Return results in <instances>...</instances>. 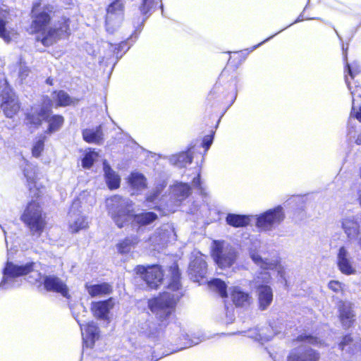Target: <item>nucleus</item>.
Segmentation results:
<instances>
[{
    "instance_id": "obj_1",
    "label": "nucleus",
    "mask_w": 361,
    "mask_h": 361,
    "mask_svg": "<svg viewBox=\"0 0 361 361\" xmlns=\"http://www.w3.org/2000/svg\"><path fill=\"white\" fill-rule=\"evenodd\" d=\"M42 0H37L32 3L30 16L31 23L28 30L30 35H41V37H37V41L46 47L52 46L60 39H67L71 35V20L66 16H62L51 27L54 16V7L50 4H46L41 7Z\"/></svg>"
},
{
    "instance_id": "obj_2",
    "label": "nucleus",
    "mask_w": 361,
    "mask_h": 361,
    "mask_svg": "<svg viewBox=\"0 0 361 361\" xmlns=\"http://www.w3.org/2000/svg\"><path fill=\"white\" fill-rule=\"evenodd\" d=\"M178 298L169 292H162L147 300V307L157 322L146 320L140 326L139 334L147 339H157L167 327L176 321V308Z\"/></svg>"
},
{
    "instance_id": "obj_3",
    "label": "nucleus",
    "mask_w": 361,
    "mask_h": 361,
    "mask_svg": "<svg viewBox=\"0 0 361 361\" xmlns=\"http://www.w3.org/2000/svg\"><path fill=\"white\" fill-rule=\"evenodd\" d=\"M228 71L224 69L206 98L207 106L212 107L214 102L217 105L229 106L235 100L237 80L233 75L228 80Z\"/></svg>"
},
{
    "instance_id": "obj_4",
    "label": "nucleus",
    "mask_w": 361,
    "mask_h": 361,
    "mask_svg": "<svg viewBox=\"0 0 361 361\" xmlns=\"http://www.w3.org/2000/svg\"><path fill=\"white\" fill-rule=\"evenodd\" d=\"M132 201H128L123 197L114 195L106 199V209L109 214L119 228L127 224L133 214Z\"/></svg>"
},
{
    "instance_id": "obj_5",
    "label": "nucleus",
    "mask_w": 361,
    "mask_h": 361,
    "mask_svg": "<svg viewBox=\"0 0 361 361\" xmlns=\"http://www.w3.org/2000/svg\"><path fill=\"white\" fill-rule=\"evenodd\" d=\"M45 217L41 204L32 200L27 204L20 216V220L29 228L32 235L39 237L47 225Z\"/></svg>"
},
{
    "instance_id": "obj_6",
    "label": "nucleus",
    "mask_w": 361,
    "mask_h": 361,
    "mask_svg": "<svg viewBox=\"0 0 361 361\" xmlns=\"http://www.w3.org/2000/svg\"><path fill=\"white\" fill-rule=\"evenodd\" d=\"M211 257L221 269L232 267L236 262L238 252L230 245L224 246V241L215 240L210 251Z\"/></svg>"
},
{
    "instance_id": "obj_7",
    "label": "nucleus",
    "mask_w": 361,
    "mask_h": 361,
    "mask_svg": "<svg viewBox=\"0 0 361 361\" xmlns=\"http://www.w3.org/2000/svg\"><path fill=\"white\" fill-rule=\"evenodd\" d=\"M134 272L139 276L153 290H157L164 282V271L159 264L142 265L135 267Z\"/></svg>"
},
{
    "instance_id": "obj_8",
    "label": "nucleus",
    "mask_w": 361,
    "mask_h": 361,
    "mask_svg": "<svg viewBox=\"0 0 361 361\" xmlns=\"http://www.w3.org/2000/svg\"><path fill=\"white\" fill-rule=\"evenodd\" d=\"M0 97L1 99L0 108L6 118H12L20 111L21 102L11 87L4 89L0 94Z\"/></svg>"
},
{
    "instance_id": "obj_9",
    "label": "nucleus",
    "mask_w": 361,
    "mask_h": 361,
    "mask_svg": "<svg viewBox=\"0 0 361 361\" xmlns=\"http://www.w3.org/2000/svg\"><path fill=\"white\" fill-rule=\"evenodd\" d=\"M284 219L283 209L279 205L259 215L257 218L256 226L262 231H270L275 225L281 224Z\"/></svg>"
},
{
    "instance_id": "obj_10",
    "label": "nucleus",
    "mask_w": 361,
    "mask_h": 361,
    "mask_svg": "<svg viewBox=\"0 0 361 361\" xmlns=\"http://www.w3.org/2000/svg\"><path fill=\"white\" fill-rule=\"evenodd\" d=\"M125 4L123 0H113L106 8L104 16L107 32H113L112 25L120 23L124 18Z\"/></svg>"
},
{
    "instance_id": "obj_11",
    "label": "nucleus",
    "mask_w": 361,
    "mask_h": 361,
    "mask_svg": "<svg viewBox=\"0 0 361 361\" xmlns=\"http://www.w3.org/2000/svg\"><path fill=\"white\" fill-rule=\"evenodd\" d=\"M23 175L26 178L27 189L30 193H33V197L39 198L42 197L41 189L44 188L42 185H37L38 180L37 167L30 162H27L23 169Z\"/></svg>"
},
{
    "instance_id": "obj_12",
    "label": "nucleus",
    "mask_w": 361,
    "mask_h": 361,
    "mask_svg": "<svg viewBox=\"0 0 361 361\" xmlns=\"http://www.w3.org/2000/svg\"><path fill=\"white\" fill-rule=\"evenodd\" d=\"M43 286L46 291L59 293L63 297L70 299L69 289L65 282L55 275H47L44 277Z\"/></svg>"
},
{
    "instance_id": "obj_13",
    "label": "nucleus",
    "mask_w": 361,
    "mask_h": 361,
    "mask_svg": "<svg viewBox=\"0 0 361 361\" xmlns=\"http://www.w3.org/2000/svg\"><path fill=\"white\" fill-rule=\"evenodd\" d=\"M319 353L307 345H300L290 350L287 360L288 361H319Z\"/></svg>"
},
{
    "instance_id": "obj_14",
    "label": "nucleus",
    "mask_w": 361,
    "mask_h": 361,
    "mask_svg": "<svg viewBox=\"0 0 361 361\" xmlns=\"http://www.w3.org/2000/svg\"><path fill=\"white\" fill-rule=\"evenodd\" d=\"M35 265L33 262H27L24 265H16L11 262H7L2 271L4 281L27 275L34 270Z\"/></svg>"
},
{
    "instance_id": "obj_15",
    "label": "nucleus",
    "mask_w": 361,
    "mask_h": 361,
    "mask_svg": "<svg viewBox=\"0 0 361 361\" xmlns=\"http://www.w3.org/2000/svg\"><path fill=\"white\" fill-rule=\"evenodd\" d=\"M341 228L348 243L359 240V243L361 244L360 224L357 219L349 217L343 219L341 220Z\"/></svg>"
},
{
    "instance_id": "obj_16",
    "label": "nucleus",
    "mask_w": 361,
    "mask_h": 361,
    "mask_svg": "<svg viewBox=\"0 0 361 361\" xmlns=\"http://www.w3.org/2000/svg\"><path fill=\"white\" fill-rule=\"evenodd\" d=\"M338 319L345 329L352 327L355 322V315L352 304L340 300L338 305Z\"/></svg>"
},
{
    "instance_id": "obj_17",
    "label": "nucleus",
    "mask_w": 361,
    "mask_h": 361,
    "mask_svg": "<svg viewBox=\"0 0 361 361\" xmlns=\"http://www.w3.org/2000/svg\"><path fill=\"white\" fill-rule=\"evenodd\" d=\"M114 305V298L111 297L106 300L92 302L90 305V311L97 319H106Z\"/></svg>"
},
{
    "instance_id": "obj_18",
    "label": "nucleus",
    "mask_w": 361,
    "mask_h": 361,
    "mask_svg": "<svg viewBox=\"0 0 361 361\" xmlns=\"http://www.w3.org/2000/svg\"><path fill=\"white\" fill-rule=\"evenodd\" d=\"M221 118V113L219 112L213 116L212 121H210L211 117H205L204 122L207 126L210 127L212 129L210 130V133L209 135H205L203 137L202 146L204 148L205 151H207L210 146L212 145L214 136L215 134L216 129L218 128L219 123L220 122Z\"/></svg>"
},
{
    "instance_id": "obj_19",
    "label": "nucleus",
    "mask_w": 361,
    "mask_h": 361,
    "mask_svg": "<svg viewBox=\"0 0 361 361\" xmlns=\"http://www.w3.org/2000/svg\"><path fill=\"white\" fill-rule=\"evenodd\" d=\"M85 288L91 298L105 296L113 293L112 286L107 282L97 284L86 283L85 284Z\"/></svg>"
},
{
    "instance_id": "obj_20",
    "label": "nucleus",
    "mask_w": 361,
    "mask_h": 361,
    "mask_svg": "<svg viewBox=\"0 0 361 361\" xmlns=\"http://www.w3.org/2000/svg\"><path fill=\"white\" fill-rule=\"evenodd\" d=\"M51 96L55 108L73 106L78 102V99L73 98L68 92L63 90H53Z\"/></svg>"
},
{
    "instance_id": "obj_21",
    "label": "nucleus",
    "mask_w": 361,
    "mask_h": 361,
    "mask_svg": "<svg viewBox=\"0 0 361 361\" xmlns=\"http://www.w3.org/2000/svg\"><path fill=\"white\" fill-rule=\"evenodd\" d=\"M82 136L87 143L101 145L104 141V133L102 125L95 128H85L82 130Z\"/></svg>"
},
{
    "instance_id": "obj_22",
    "label": "nucleus",
    "mask_w": 361,
    "mask_h": 361,
    "mask_svg": "<svg viewBox=\"0 0 361 361\" xmlns=\"http://www.w3.org/2000/svg\"><path fill=\"white\" fill-rule=\"evenodd\" d=\"M44 121L47 123L45 134L51 135L61 130L65 123V118L61 114H46Z\"/></svg>"
},
{
    "instance_id": "obj_23",
    "label": "nucleus",
    "mask_w": 361,
    "mask_h": 361,
    "mask_svg": "<svg viewBox=\"0 0 361 361\" xmlns=\"http://www.w3.org/2000/svg\"><path fill=\"white\" fill-rule=\"evenodd\" d=\"M337 265L341 272L345 275H351L355 272V270L348 259V252L343 246L341 247L338 250Z\"/></svg>"
},
{
    "instance_id": "obj_24",
    "label": "nucleus",
    "mask_w": 361,
    "mask_h": 361,
    "mask_svg": "<svg viewBox=\"0 0 361 361\" xmlns=\"http://www.w3.org/2000/svg\"><path fill=\"white\" fill-rule=\"evenodd\" d=\"M99 327L94 322H89L85 325L83 342L87 348L94 347L96 340L99 337Z\"/></svg>"
},
{
    "instance_id": "obj_25",
    "label": "nucleus",
    "mask_w": 361,
    "mask_h": 361,
    "mask_svg": "<svg viewBox=\"0 0 361 361\" xmlns=\"http://www.w3.org/2000/svg\"><path fill=\"white\" fill-rule=\"evenodd\" d=\"M258 303L259 307L262 310H266L273 300V293L270 286L267 285H261L258 288Z\"/></svg>"
},
{
    "instance_id": "obj_26",
    "label": "nucleus",
    "mask_w": 361,
    "mask_h": 361,
    "mask_svg": "<svg viewBox=\"0 0 361 361\" xmlns=\"http://www.w3.org/2000/svg\"><path fill=\"white\" fill-rule=\"evenodd\" d=\"M46 114H49V110L47 109H40L37 112H28L25 114V119L27 126L39 128L44 120Z\"/></svg>"
},
{
    "instance_id": "obj_27",
    "label": "nucleus",
    "mask_w": 361,
    "mask_h": 361,
    "mask_svg": "<svg viewBox=\"0 0 361 361\" xmlns=\"http://www.w3.org/2000/svg\"><path fill=\"white\" fill-rule=\"evenodd\" d=\"M231 298L233 303L236 307H244L250 305L251 300L250 295L243 291L239 287L235 286L231 292Z\"/></svg>"
},
{
    "instance_id": "obj_28",
    "label": "nucleus",
    "mask_w": 361,
    "mask_h": 361,
    "mask_svg": "<svg viewBox=\"0 0 361 361\" xmlns=\"http://www.w3.org/2000/svg\"><path fill=\"white\" fill-rule=\"evenodd\" d=\"M250 216L247 214L229 213L226 217V224L234 228L246 227L250 224Z\"/></svg>"
},
{
    "instance_id": "obj_29",
    "label": "nucleus",
    "mask_w": 361,
    "mask_h": 361,
    "mask_svg": "<svg viewBox=\"0 0 361 361\" xmlns=\"http://www.w3.org/2000/svg\"><path fill=\"white\" fill-rule=\"evenodd\" d=\"M140 242L139 237L136 235L127 236L124 239L120 240L117 245V250L121 255L128 254L131 249L135 247Z\"/></svg>"
},
{
    "instance_id": "obj_30",
    "label": "nucleus",
    "mask_w": 361,
    "mask_h": 361,
    "mask_svg": "<svg viewBox=\"0 0 361 361\" xmlns=\"http://www.w3.org/2000/svg\"><path fill=\"white\" fill-rule=\"evenodd\" d=\"M158 219V215L153 212H146L135 214L133 219L138 226H147Z\"/></svg>"
},
{
    "instance_id": "obj_31",
    "label": "nucleus",
    "mask_w": 361,
    "mask_h": 361,
    "mask_svg": "<svg viewBox=\"0 0 361 361\" xmlns=\"http://www.w3.org/2000/svg\"><path fill=\"white\" fill-rule=\"evenodd\" d=\"M157 4L154 0H142L138 9L140 14L142 16V25L145 21L152 15L155 11Z\"/></svg>"
},
{
    "instance_id": "obj_32",
    "label": "nucleus",
    "mask_w": 361,
    "mask_h": 361,
    "mask_svg": "<svg viewBox=\"0 0 361 361\" xmlns=\"http://www.w3.org/2000/svg\"><path fill=\"white\" fill-rule=\"evenodd\" d=\"M105 180L110 190H116L120 187L121 178L118 174L109 166L104 167Z\"/></svg>"
},
{
    "instance_id": "obj_33",
    "label": "nucleus",
    "mask_w": 361,
    "mask_h": 361,
    "mask_svg": "<svg viewBox=\"0 0 361 361\" xmlns=\"http://www.w3.org/2000/svg\"><path fill=\"white\" fill-rule=\"evenodd\" d=\"M89 228V223L87 216L78 214L77 218L68 224V230L73 233H77L82 230H86Z\"/></svg>"
},
{
    "instance_id": "obj_34",
    "label": "nucleus",
    "mask_w": 361,
    "mask_h": 361,
    "mask_svg": "<svg viewBox=\"0 0 361 361\" xmlns=\"http://www.w3.org/2000/svg\"><path fill=\"white\" fill-rule=\"evenodd\" d=\"M191 271L197 277L204 278L207 269V264L202 257H195L190 264Z\"/></svg>"
},
{
    "instance_id": "obj_35",
    "label": "nucleus",
    "mask_w": 361,
    "mask_h": 361,
    "mask_svg": "<svg viewBox=\"0 0 361 361\" xmlns=\"http://www.w3.org/2000/svg\"><path fill=\"white\" fill-rule=\"evenodd\" d=\"M47 140V137L45 135L41 134L37 136L35 140L34 141L31 153L32 156L35 158H39L41 157L42 152L44 150L45 142Z\"/></svg>"
},
{
    "instance_id": "obj_36",
    "label": "nucleus",
    "mask_w": 361,
    "mask_h": 361,
    "mask_svg": "<svg viewBox=\"0 0 361 361\" xmlns=\"http://www.w3.org/2000/svg\"><path fill=\"white\" fill-rule=\"evenodd\" d=\"M169 271L171 274V282L169 287L173 290H178L180 287V272L178 264H174L170 266Z\"/></svg>"
},
{
    "instance_id": "obj_37",
    "label": "nucleus",
    "mask_w": 361,
    "mask_h": 361,
    "mask_svg": "<svg viewBox=\"0 0 361 361\" xmlns=\"http://www.w3.org/2000/svg\"><path fill=\"white\" fill-rule=\"evenodd\" d=\"M128 179L130 185L135 189L140 190L147 187L146 178L142 173H132Z\"/></svg>"
},
{
    "instance_id": "obj_38",
    "label": "nucleus",
    "mask_w": 361,
    "mask_h": 361,
    "mask_svg": "<svg viewBox=\"0 0 361 361\" xmlns=\"http://www.w3.org/2000/svg\"><path fill=\"white\" fill-rule=\"evenodd\" d=\"M6 13H8V11L0 6V37L9 41L10 35L6 28L8 21L6 19Z\"/></svg>"
},
{
    "instance_id": "obj_39",
    "label": "nucleus",
    "mask_w": 361,
    "mask_h": 361,
    "mask_svg": "<svg viewBox=\"0 0 361 361\" xmlns=\"http://www.w3.org/2000/svg\"><path fill=\"white\" fill-rule=\"evenodd\" d=\"M208 283L210 286H214L216 288L221 298L228 297L227 286L223 280L216 278L212 279Z\"/></svg>"
},
{
    "instance_id": "obj_40",
    "label": "nucleus",
    "mask_w": 361,
    "mask_h": 361,
    "mask_svg": "<svg viewBox=\"0 0 361 361\" xmlns=\"http://www.w3.org/2000/svg\"><path fill=\"white\" fill-rule=\"evenodd\" d=\"M97 157L98 154L94 150L90 149V150L84 154L82 159V168L90 169L93 166L94 160Z\"/></svg>"
},
{
    "instance_id": "obj_41",
    "label": "nucleus",
    "mask_w": 361,
    "mask_h": 361,
    "mask_svg": "<svg viewBox=\"0 0 361 361\" xmlns=\"http://www.w3.org/2000/svg\"><path fill=\"white\" fill-rule=\"evenodd\" d=\"M192 192V188L190 185L187 183H180L178 185V192L177 195L181 200L188 198Z\"/></svg>"
},
{
    "instance_id": "obj_42",
    "label": "nucleus",
    "mask_w": 361,
    "mask_h": 361,
    "mask_svg": "<svg viewBox=\"0 0 361 361\" xmlns=\"http://www.w3.org/2000/svg\"><path fill=\"white\" fill-rule=\"evenodd\" d=\"M250 256L256 264L259 265L263 269H269L272 266L271 263L264 261L262 257L255 251L250 252Z\"/></svg>"
},
{
    "instance_id": "obj_43",
    "label": "nucleus",
    "mask_w": 361,
    "mask_h": 361,
    "mask_svg": "<svg viewBox=\"0 0 361 361\" xmlns=\"http://www.w3.org/2000/svg\"><path fill=\"white\" fill-rule=\"evenodd\" d=\"M328 288L335 293H343L344 291L343 284L338 280H331L328 283Z\"/></svg>"
},
{
    "instance_id": "obj_44",
    "label": "nucleus",
    "mask_w": 361,
    "mask_h": 361,
    "mask_svg": "<svg viewBox=\"0 0 361 361\" xmlns=\"http://www.w3.org/2000/svg\"><path fill=\"white\" fill-rule=\"evenodd\" d=\"M192 185L195 188H196L200 194L202 195H206V191L205 188L202 185V183L201 180V174L200 172H199L197 176L192 179Z\"/></svg>"
},
{
    "instance_id": "obj_45",
    "label": "nucleus",
    "mask_w": 361,
    "mask_h": 361,
    "mask_svg": "<svg viewBox=\"0 0 361 361\" xmlns=\"http://www.w3.org/2000/svg\"><path fill=\"white\" fill-rule=\"evenodd\" d=\"M42 100L44 106L41 109H47V110L49 109V114L52 113L51 109L53 106H54L53 99H50L48 95H44Z\"/></svg>"
},
{
    "instance_id": "obj_46",
    "label": "nucleus",
    "mask_w": 361,
    "mask_h": 361,
    "mask_svg": "<svg viewBox=\"0 0 361 361\" xmlns=\"http://www.w3.org/2000/svg\"><path fill=\"white\" fill-rule=\"evenodd\" d=\"M343 61L345 62V70L348 71V73L349 74L350 78L353 79L358 72L353 71L350 67V65L348 63L347 49H345L343 51Z\"/></svg>"
},
{
    "instance_id": "obj_47",
    "label": "nucleus",
    "mask_w": 361,
    "mask_h": 361,
    "mask_svg": "<svg viewBox=\"0 0 361 361\" xmlns=\"http://www.w3.org/2000/svg\"><path fill=\"white\" fill-rule=\"evenodd\" d=\"M353 342V338L350 334H346L344 336H343L341 342L339 343V348L341 350H343L345 346L349 345L350 343Z\"/></svg>"
},
{
    "instance_id": "obj_48",
    "label": "nucleus",
    "mask_w": 361,
    "mask_h": 361,
    "mask_svg": "<svg viewBox=\"0 0 361 361\" xmlns=\"http://www.w3.org/2000/svg\"><path fill=\"white\" fill-rule=\"evenodd\" d=\"M30 71V70L29 68L25 67V68H22V70H20V71L19 73V76L20 78H25L28 75Z\"/></svg>"
},
{
    "instance_id": "obj_49",
    "label": "nucleus",
    "mask_w": 361,
    "mask_h": 361,
    "mask_svg": "<svg viewBox=\"0 0 361 361\" xmlns=\"http://www.w3.org/2000/svg\"><path fill=\"white\" fill-rule=\"evenodd\" d=\"M314 338L311 336V335H307V336H299L298 337V340L299 341H305V340H311V339H314Z\"/></svg>"
},
{
    "instance_id": "obj_50",
    "label": "nucleus",
    "mask_w": 361,
    "mask_h": 361,
    "mask_svg": "<svg viewBox=\"0 0 361 361\" xmlns=\"http://www.w3.org/2000/svg\"><path fill=\"white\" fill-rule=\"evenodd\" d=\"M185 158H186V162H188V164H191L193 160V157H192V154L185 153Z\"/></svg>"
},
{
    "instance_id": "obj_51",
    "label": "nucleus",
    "mask_w": 361,
    "mask_h": 361,
    "mask_svg": "<svg viewBox=\"0 0 361 361\" xmlns=\"http://www.w3.org/2000/svg\"><path fill=\"white\" fill-rule=\"evenodd\" d=\"M355 117L356 119L361 123V106L359 109V111L355 113Z\"/></svg>"
},
{
    "instance_id": "obj_52",
    "label": "nucleus",
    "mask_w": 361,
    "mask_h": 361,
    "mask_svg": "<svg viewBox=\"0 0 361 361\" xmlns=\"http://www.w3.org/2000/svg\"><path fill=\"white\" fill-rule=\"evenodd\" d=\"M126 42L125 41H123L118 44V49L121 51L123 49V47H126ZM115 49H117V48H115Z\"/></svg>"
},
{
    "instance_id": "obj_53",
    "label": "nucleus",
    "mask_w": 361,
    "mask_h": 361,
    "mask_svg": "<svg viewBox=\"0 0 361 361\" xmlns=\"http://www.w3.org/2000/svg\"><path fill=\"white\" fill-rule=\"evenodd\" d=\"M46 82H47V84H48L49 85H51V86L54 85V83H53V79H51V78H47V79L46 80Z\"/></svg>"
},
{
    "instance_id": "obj_54",
    "label": "nucleus",
    "mask_w": 361,
    "mask_h": 361,
    "mask_svg": "<svg viewBox=\"0 0 361 361\" xmlns=\"http://www.w3.org/2000/svg\"><path fill=\"white\" fill-rule=\"evenodd\" d=\"M357 201L361 207V192L358 194Z\"/></svg>"
},
{
    "instance_id": "obj_55",
    "label": "nucleus",
    "mask_w": 361,
    "mask_h": 361,
    "mask_svg": "<svg viewBox=\"0 0 361 361\" xmlns=\"http://www.w3.org/2000/svg\"><path fill=\"white\" fill-rule=\"evenodd\" d=\"M345 82L347 83V85L348 87V88H350V82L348 80V78L345 76Z\"/></svg>"
},
{
    "instance_id": "obj_56",
    "label": "nucleus",
    "mask_w": 361,
    "mask_h": 361,
    "mask_svg": "<svg viewBox=\"0 0 361 361\" xmlns=\"http://www.w3.org/2000/svg\"><path fill=\"white\" fill-rule=\"evenodd\" d=\"M300 20L297 19L295 22V23H296V22H299Z\"/></svg>"
}]
</instances>
